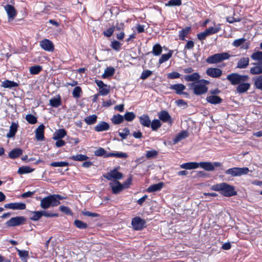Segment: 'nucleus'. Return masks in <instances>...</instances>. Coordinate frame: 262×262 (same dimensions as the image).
<instances>
[{"instance_id":"4468645a","label":"nucleus","mask_w":262,"mask_h":262,"mask_svg":"<svg viewBox=\"0 0 262 262\" xmlns=\"http://www.w3.org/2000/svg\"><path fill=\"white\" fill-rule=\"evenodd\" d=\"M206 74L213 78H219L222 74V71L218 68H210L207 70Z\"/></svg>"},{"instance_id":"37998d69","label":"nucleus","mask_w":262,"mask_h":262,"mask_svg":"<svg viewBox=\"0 0 262 262\" xmlns=\"http://www.w3.org/2000/svg\"><path fill=\"white\" fill-rule=\"evenodd\" d=\"M172 54V51L171 50L169 51L167 54H163L159 60V63L160 64H161V63L167 61L169 58H170L171 57Z\"/></svg>"},{"instance_id":"603ef678","label":"nucleus","mask_w":262,"mask_h":262,"mask_svg":"<svg viewBox=\"0 0 262 262\" xmlns=\"http://www.w3.org/2000/svg\"><path fill=\"white\" fill-rule=\"evenodd\" d=\"M26 119L29 123L32 124L36 123L37 121L36 117L31 114L27 115Z\"/></svg>"},{"instance_id":"ddd939ff","label":"nucleus","mask_w":262,"mask_h":262,"mask_svg":"<svg viewBox=\"0 0 262 262\" xmlns=\"http://www.w3.org/2000/svg\"><path fill=\"white\" fill-rule=\"evenodd\" d=\"M110 186L112 189L113 193L114 194L120 192L124 188L123 186L118 181H114L110 182Z\"/></svg>"},{"instance_id":"72a5a7b5","label":"nucleus","mask_w":262,"mask_h":262,"mask_svg":"<svg viewBox=\"0 0 262 262\" xmlns=\"http://www.w3.org/2000/svg\"><path fill=\"white\" fill-rule=\"evenodd\" d=\"M163 183L162 182L150 186L147 189L149 192H155L160 190L163 187Z\"/></svg>"},{"instance_id":"052dcab7","label":"nucleus","mask_w":262,"mask_h":262,"mask_svg":"<svg viewBox=\"0 0 262 262\" xmlns=\"http://www.w3.org/2000/svg\"><path fill=\"white\" fill-rule=\"evenodd\" d=\"M129 134V130L128 128L126 127L123 129L122 132L119 133V135L123 139H125Z\"/></svg>"},{"instance_id":"473e14b6","label":"nucleus","mask_w":262,"mask_h":262,"mask_svg":"<svg viewBox=\"0 0 262 262\" xmlns=\"http://www.w3.org/2000/svg\"><path fill=\"white\" fill-rule=\"evenodd\" d=\"M67 134L66 131L64 129H60L57 130L54 135L53 139L58 140L63 138Z\"/></svg>"},{"instance_id":"1a4fd4ad","label":"nucleus","mask_w":262,"mask_h":262,"mask_svg":"<svg viewBox=\"0 0 262 262\" xmlns=\"http://www.w3.org/2000/svg\"><path fill=\"white\" fill-rule=\"evenodd\" d=\"M103 177L108 180L114 179L115 181H117L123 178V174L118 172L116 169H115L107 173L106 174L103 176Z\"/></svg>"},{"instance_id":"20e7f679","label":"nucleus","mask_w":262,"mask_h":262,"mask_svg":"<svg viewBox=\"0 0 262 262\" xmlns=\"http://www.w3.org/2000/svg\"><path fill=\"white\" fill-rule=\"evenodd\" d=\"M188 85L190 89L193 90V93L196 95L204 94L208 91V88L201 81L190 83Z\"/></svg>"},{"instance_id":"49530a36","label":"nucleus","mask_w":262,"mask_h":262,"mask_svg":"<svg viewBox=\"0 0 262 262\" xmlns=\"http://www.w3.org/2000/svg\"><path fill=\"white\" fill-rule=\"evenodd\" d=\"M42 70V67L39 65L30 67L29 71L31 74L35 75L38 74Z\"/></svg>"},{"instance_id":"f8f14e48","label":"nucleus","mask_w":262,"mask_h":262,"mask_svg":"<svg viewBox=\"0 0 262 262\" xmlns=\"http://www.w3.org/2000/svg\"><path fill=\"white\" fill-rule=\"evenodd\" d=\"M40 46L42 49L48 52H53L54 50L53 42L48 39H44L40 41Z\"/></svg>"},{"instance_id":"f3484780","label":"nucleus","mask_w":262,"mask_h":262,"mask_svg":"<svg viewBox=\"0 0 262 262\" xmlns=\"http://www.w3.org/2000/svg\"><path fill=\"white\" fill-rule=\"evenodd\" d=\"M254 67L250 69V73L252 75L262 74V64L259 63H253Z\"/></svg>"},{"instance_id":"2f4dec72","label":"nucleus","mask_w":262,"mask_h":262,"mask_svg":"<svg viewBox=\"0 0 262 262\" xmlns=\"http://www.w3.org/2000/svg\"><path fill=\"white\" fill-rule=\"evenodd\" d=\"M23 150L20 148H15L12 150L9 154V157L11 159H15L21 155Z\"/></svg>"},{"instance_id":"aec40b11","label":"nucleus","mask_w":262,"mask_h":262,"mask_svg":"<svg viewBox=\"0 0 262 262\" xmlns=\"http://www.w3.org/2000/svg\"><path fill=\"white\" fill-rule=\"evenodd\" d=\"M158 116L159 119L164 122L171 123L172 122L170 116L166 111L160 112L158 114Z\"/></svg>"},{"instance_id":"4d7b16f0","label":"nucleus","mask_w":262,"mask_h":262,"mask_svg":"<svg viewBox=\"0 0 262 262\" xmlns=\"http://www.w3.org/2000/svg\"><path fill=\"white\" fill-rule=\"evenodd\" d=\"M158 154V152L156 150H149L146 152V157L147 159H151L156 157Z\"/></svg>"},{"instance_id":"3c124183","label":"nucleus","mask_w":262,"mask_h":262,"mask_svg":"<svg viewBox=\"0 0 262 262\" xmlns=\"http://www.w3.org/2000/svg\"><path fill=\"white\" fill-rule=\"evenodd\" d=\"M182 5L181 0H170L167 3L165 4L166 6H179Z\"/></svg>"},{"instance_id":"ea45409f","label":"nucleus","mask_w":262,"mask_h":262,"mask_svg":"<svg viewBox=\"0 0 262 262\" xmlns=\"http://www.w3.org/2000/svg\"><path fill=\"white\" fill-rule=\"evenodd\" d=\"M97 117L96 115H92L86 117L84 121L88 125L93 124L97 121Z\"/></svg>"},{"instance_id":"c9c22d12","label":"nucleus","mask_w":262,"mask_h":262,"mask_svg":"<svg viewBox=\"0 0 262 262\" xmlns=\"http://www.w3.org/2000/svg\"><path fill=\"white\" fill-rule=\"evenodd\" d=\"M2 86L5 88H12L17 87L18 84L14 81L6 80L2 82Z\"/></svg>"},{"instance_id":"c756f323","label":"nucleus","mask_w":262,"mask_h":262,"mask_svg":"<svg viewBox=\"0 0 262 262\" xmlns=\"http://www.w3.org/2000/svg\"><path fill=\"white\" fill-rule=\"evenodd\" d=\"M255 87L258 90H262V75L253 78Z\"/></svg>"},{"instance_id":"13d9d810","label":"nucleus","mask_w":262,"mask_h":262,"mask_svg":"<svg viewBox=\"0 0 262 262\" xmlns=\"http://www.w3.org/2000/svg\"><path fill=\"white\" fill-rule=\"evenodd\" d=\"M220 30V27H209L206 29V31L209 35L217 33Z\"/></svg>"},{"instance_id":"bb28decb","label":"nucleus","mask_w":262,"mask_h":262,"mask_svg":"<svg viewBox=\"0 0 262 262\" xmlns=\"http://www.w3.org/2000/svg\"><path fill=\"white\" fill-rule=\"evenodd\" d=\"M115 70L112 67H107L104 72V73L102 75L103 78H107L113 76L115 74Z\"/></svg>"},{"instance_id":"9b49d317","label":"nucleus","mask_w":262,"mask_h":262,"mask_svg":"<svg viewBox=\"0 0 262 262\" xmlns=\"http://www.w3.org/2000/svg\"><path fill=\"white\" fill-rule=\"evenodd\" d=\"M4 9L8 15L9 20H13L17 15L15 8L10 4H7L4 6Z\"/></svg>"},{"instance_id":"423d86ee","label":"nucleus","mask_w":262,"mask_h":262,"mask_svg":"<svg viewBox=\"0 0 262 262\" xmlns=\"http://www.w3.org/2000/svg\"><path fill=\"white\" fill-rule=\"evenodd\" d=\"M249 171V169L247 167H233L226 170L225 173L228 175H231L232 177H238L246 174Z\"/></svg>"},{"instance_id":"f03ea898","label":"nucleus","mask_w":262,"mask_h":262,"mask_svg":"<svg viewBox=\"0 0 262 262\" xmlns=\"http://www.w3.org/2000/svg\"><path fill=\"white\" fill-rule=\"evenodd\" d=\"M227 79L232 85H237L241 82L248 81L249 79V77L246 75H240L236 73H233L227 75Z\"/></svg>"},{"instance_id":"4c0bfd02","label":"nucleus","mask_w":262,"mask_h":262,"mask_svg":"<svg viewBox=\"0 0 262 262\" xmlns=\"http://www.w3.org/2000/svg\"><path fill=\"white\" fill-rule=\"evenodd\" d=\"M50 104L54 107H57L61 104V99L60 96L57 98H54L50 100Z\"/></svg>"},{"instance_id":"680f3d73","label":"nucleus","mask_w":262,"mask_h":262,"mask_svg":"<svg viewBox=\"0 0 262 262\" xmlns=\"http://www.w3.org/2000/svg\"><path fill=\"white\" fill-rule=\"evenodd\" d=\"M246 41V39L244 38H239L238 39L235 40L232 45L234 47H238L240 46L241 45H243L244 42Z\"/></svg>"},{"instance_id":"e2e57ef3","label":"nucleus","mask_w":262,"mask_h":262,"mask_svg":"<svg viewBox=\"0 0 262 262\" xmlns=\"http://www.w3.org/2000/svg\"><path fill=\"white\" fill-rule=\"evenodd\" d=\"M106 154V151L101 147L99 148L98 149L95 151V155L96 156H103Z\"/></svg>"},{"instance_id":"09e8293b","label":"nucleus","mask_w":262,"mask_h":262,"mask_svg":"<svg viewBox=\"0 0 262 262\" xmlns=\"http://www.w3.org/2000/svg\"><path fill=\"white\" fill-rule=\"evenodd\" d=\"M151 127L153 130H156L161 126V123L160 120L155 119L150 123Z\"/></svg>"},{"instance_id":"79ce46f5","label":"nucleus","mask_w":262,"mask_h":262,"mask_svg":"<svg viewBox=\"0 0 262 262\" xmlns=\"http://www.w3.org/2000/svg\"><path fill=\"white\" fill-rule=\"evenodd\" d=\"M31 214L32 215L30 219L34 221L38 220L42 216L41 211H32L31 212Z\"/></svg>"},{"instance_id":"a878e982","label":"nucleus","mask_w":262,"mask_h":262,"mask_svg":"<svg viewBox=\"0 0 262 262\" xmlns=\"http://www.w3.org/2000/svg\"><path fill=\"white\" fill-rule=\"evenodd\" d=\"M249 59L248 57H243L241 58L237 64V68L239 69L246 68L249 65Z\"/></svg>"},{"instance_id":"58836bf2","label":"nucleus","mask_w":262,"mask_h":262,"mask_svg":"<svg viewBox=\"0 0 262 262\" xmlns=\"http://www.w3.org/2000/svg\"><path fill=\"white\" fill-rule=\"evenodd\" d=\"M70 158L74 161H83L88 160L89 159V157L86 155L79 154L75 156H72L70 157Z\"/></svg>"},{"instance_id":"2eb2a0df","label":"nucleus","mask_w":262,"mask_h":262,"mask_svg":"<svg viewBox=\"0 0 262 262\" xmlns=\"http://www.w3.org/2000/svg\"><path fill=\"white\" fill-rule=\"evenodd\" d=\"M45 126L43 124L40 125L35 130V138L37 141H43L45 139L44 130Z\"/></svg>"},{"instance_id":"774afa93","label":"nucleus","mask_w":262,"mask_h":262,"mask_svg":"<svg viewBox=\"0 0 262 262\" xmlns=\"http://www.w3.org/2000/svg\"><path fill=\"white\" fill-rule=\"evenodd\" d=\"M42 216H45L48 217H57L58 216V213H52L46 211H41Z\"/></svg>"},{"instance_id":"a211bd4d","label":"nucleus","mask_w":262,"mask_h":262,"mask_svg":"<svg viewBox=\"0 0 262 262\" xmlns=\"http://www.w3.org/2000/svg\"><path fill=\"white\" fill-rule=\"evenodd\" d=\"M110 128V125L105 122L101 121L97 124L94 127L95 131L97 132L107 130Z\"/></svg>"},{"instance_id":"7ed1b4c3","label":"nucleus","mask_w":262,"mask_h":262,"mask_svg":"<svg viewBox=\"0 0 262 262\" xmlns=\"http://www.w3.org/2000/svg\"><path fill=\"white\" fill-rule=\"evenodd\" d=\"M230 55L227 52L215 54L209 56L206 62L210 64H215L229 58Z\"/></svg>"},{"instance_id":"4be33fe9","label":"nucleus","mask_w":262,"mask_h":262,"mask_svg":"<svg viewBox=\"0 0 262 262\" xmlns=\"http://www.w3.org/2000/svg\"><path fill=\"white\" fill-rule=\"evenodd\" d=\"M206 100L208 102L213 104H220L222 101V98L216 95H211L207 96L206 98Z\"/></svg>"},{"instance_id":"69168bd1","label":"nucleus","mask_w":262,"mask_h":262,"mask_svg":"<svg viewBox=\"0 0 262 262\" xmlns=\"http://www.w3.org/2000/svg\"><path fill=\"white\" fill-rule=\"evenodd\" d=\"M121 45V44L119 41L114 40L112 42L111 47L113 49L118 51L120 49Z\"/></svg>"},{"instance_id":"6e6552de","label":"nucleus","mask_w":262,"mask_h":262,"mask_svg":"<svg viewBox=\"0 0 262 262\" xmlns=\"http://www.w3.org/2000/svg\"><path fill=\"white\" fill-rule=\"evenodd\" d=\"M26 219L24 216H16L12 217L6 222L9 227L19 226L25 223Z\"/></svg>"},{"instance_id":"7c9ffc66","label":"nucleus","mask_w":262,"mask_h":262,"mask_svg":"<svg viewBox=\"0 0 262 262\" xmlns=\"http://www.w3.org/2000/svg\"><path fill=\"white\" fill-rule=\"evenodd\" d=\"M170 88L174 90L177 94H184L183 91L185 89V86L183 84H176L171 85Z\"/></svg>"},{"instance_id":"b1692460","label":"nucleus","mask_w":262,"mask_h":262,"mask_svg":"<svg viewBox=\"0 0 262 262\" xmlns=\"http://www.w3.org/2000/svg\"><path fill=\"white\" fill-rule=\"evenodd\" d=\"M17 128L18 124L15 122H12L10 126L9 132L7 134V137L8 138L13 137L17 130Z\"/></svg>"},{"instance_id":"bf43d9fd","label":"nucleus","mask_w":262,"mask_h":262,"mask_svg":"<svg viewBox=\"0 0 262 262\" xmlns=\"http://www.w3.org/2000/svg\"><path fill=\"white\" fill-rule=\"evenodd\" d=\"M115 27H110L103 32V34L104 36L109 37L112 36Z\"/></svg>"},{"instance_id":"a18cd8bd","label":"nucleus","mask_w":262,"mask_h":262,"mask_svg":"<svg viewBox=\"0 0 262 262\" xmlns=\"http://www.w3.org/2000/svg\"><path fill=\"white\" fill-rule=\"evenodd\" d=\"M162 51V48L159 43L156 44L152 49V53L155 56H159Z\"/></svg>"},{"instance_id":"dca6fc26","label":"nucleus","mask_w":262,"mask_h":262,"mask_svg":"<svg viewBox=\"0 0 262 262\" xmlns=\"http://www.w3.org/2000/svg\"><path fill=\"white\" fill-rule=\"evenodd\" d=\"M4 207L13 210H24L26 208V204L23 203H9L5 204Z\"/></svg>"},{"instance_id":"8fccbe9b","label":"nucleus","mask_w":262,"mask_h":262,"mask_svg":"<svg viewBox=\"0 0 262 262\" xmlns=\"http://www.w3.org/2000/svg\"><path fill=\"white\" fill-rule=\"evenodd\" d=\"M110 91V85H104V87H102L101 89H99V94L102 96L107 95Z\"/></svg>"},{"instance_id":"c03bdc74","label":"nucleus","mask_w":262,"mask_h":262,"mask_svg":"<svg viewBox=\"0 0 262 262\" xmlns=\"http://www.w3.org/2000/svg\"><path fill=\"white\" fill-rule=\"evenodd\" d=\"M74 224L77 228L81 229H85L88 227L87 224L78 220H75L74 222Z\"/></svg>"},{"instance_id":"0eeeda50","label":"nucleus","mask_w":262,"mask_h":262,"mask_svg":"<svg viewBox=\"0 0 262 262\" xmlns=\"http://www.w3.org/2000/svg\"><path fill=\"white\" fill-rule=\"evenodd\" d=\"M199 167L207 171H213L216 167H221L222 164L220 162L211 163L209 162H201L198 163Z\"/></svg>"},{"instance_id":"6e6d98bb","label":"nucleus","mask_w":262,"mask_h":262,"mask_svg":"<svg viewBox=\"0 0 262 262\" xmlns=\"http://www.w3.org/2000/svg\"><path fill=\"white\" fill-rule=\"evenodd\" d=\"M82 93V90L80 87H75L73 91L72 95L74 98H79L80 96V94Z\"/></svg>"},{"instance_id":"9d476101","label":"nucleus","mask_w":262,"mask_h":262,"mask_svg":"<svg viewBox=\"0 0 262 262\" xmlns=\"http://www.w3.org/2000/svg\"><path fill=\"white\" fill-rule=\"evenodd\" d=\"M145 224V221L139 217L133 218L132 222L133 227L136 230H140L142 229Z\"/></svg>"},{"instance_id":"c85d7f7f","label":"nucleus","mask_w":262,"mask_h":262,"mask_svg":"<svg viewBox=\"0 0 262 262\" xmlns=\"http://www.w3.org/2000/svg\"><path fill=\"white\" fill-rule=\"evenodd\" d=\"M180 167L185 169H193L198 168L199 165L197 162H188L181 164Z\"/></svg>"},{"instance_id":"a19ab883","label":"nucleus","mask_w":262,"mask_h":262,"mask_svg":"<svg viewBox=\"0 0 262 262\" xmlns=\"http://www.w3.org/2000/svg\"><path fill=\"white\" fill-rule=\"evenodd\" d=\"M123 117L120 114L115 115L112 118V121L115 124H120L123 121Z\"/></svg>"},{"instance_id":"f704fd0d","label":"nucleus","mask_w":262,"mask_h":262,"mask_svg":"<svg viewBox=\"0 0 262 262\" xmlns=\"http://www.w3.org/2000/svg\"><path fill=\"white\" fill-rule=\"evenodd\" d=\"M251 58L254 60H256L259 63L262 64V51H257L251 55Z\"/></svg>"},{"instance_id":"cd10ccee","label":"nucleus","mask_w":262,"mask_h":262,"mask_svg":"<svg viewBox=\"0 0 262 262\" xmlns=\"http://www.w3.org/2000/svg\"><path fill=\"white\" fill-rule=\"evenodd\" d=\"M200 75L198 73H193L191 75H186L185 76L184 79L187 81H194L196 82L200 78Z\"/></svg>"},{"instance_id":"393cba45","label":"nucleus","mask_w":262,"mask_h":262,"mask_svg":"<svg viewBox=\"0 0 262 262\" xmlns=\"http://www.w3.org/2000/svg\"><path fill=\"white\" fill-rule=\"evenodd\" d=\"M110 157H116L119 158H127L128 155L127 154L122 152H106L104 155V158H107Z\"/></svg>"},{"instance_id":"6ab92c4d","label":"nucleus","mask_w":262,"mask_h":262,"mask_svg":"<svg viewBox=\"0 0 262 262\" xmlns=\"http://www.w3.org/2000/svg\"><path fill=\"white\" fill-rule=\"evenodd\" d=\"M250 87V84L247 81L241 82L236 87V90L238 93H243L248 91Z\"/></svg>"},{"instance_id":"e433bc0d","label":"nucleus","mask_w":262,"mask_h":262,"mask_svg":"<svg viewBox=\"0 0 262 262\" xmlns=\"http://www.w3.org/2000/svg\"><path fill=\"white\" fill-rule=\"evenodd\" d=\"M190 29L191 28L190 27H186L184 29H182L179 33L180 39L182 40H185V38L188 34Z\"/></svg>"},{"instance_id":"de8ad7c7","label":"nucleus","mask_w":262,"mask_h":262,"mask_svg":"<svg viewBox=\"0 0 262 262\" xmlns=\"http://www.w3.org/2000/svg\"><path fill=\"white\" fill-rule=\"evenodd\" d=\"M34 169L29 166H22L18 169V172L20 174L27 173L32 172Z\"/></svg>"},{"instance_id":"338daca9","label":"nucleus","mask_w":262,"mask_h":262,"mask_svg":"<svg viewBox=\"0 0 262 262\" xmlns=\"http://www.w3.org/2000/svg\"><path fill=\"white\" fill-rule=\"evenodd\" d=\"M17 252H18V255L20 257H24L25 258V259H27V258L29 256V252L28 251H25V250H20L19 249H17Z\"/></svg>"},{"instance_id":"39448f33","label":"nucleus","mask_w":262,"mask_h":262,"mask_svg":"<svg viewBox=\"0 0 262 262\" xmlns=\"http://www.w3.org/2000/svg\"><path fill=\"white\" fill-rule=\"evenodd\" d=\"M59 201H55L54 196L52 195H48L43 198L40 201V206L42 208L46 209L50 206H56L60 204Z\"/></svg>"},{"instance_id":"f257e3e1","label":"nucleus","mask_w":262,"mask_h":262,"mask_svg":"<svg viewBox=\"0 0 262 262\" xmlns=\"http://www.w3.org/2000/svg\"><path fill=\"white\" fill-rule=\"evenodd\" d=\"M211 189L213 191H220L222 195L226 197H230L237 194L233 186L224 182L212 186Z\"/></svg>"},{"instance_id":"5fc2aeb1","label":"nucleus","mask_w":262,"mask_h":262,"mask_svg":"<svg viewBox=\"0 0 262 262\" xmlns=\"http://www.w3.org/2000/svg\"><path fill=\"white\" fill-rule=\"evenodd\" d=\"M69 165V163L67 162H54L50 164V166L52 167H64Z\"/></svg>"},{"instance_id":"412c9836","label":"nucleus","mask_w":262,"mask_h":262,"mask_svg":"<svg viewBox=\"0 0 262 262\" xmlns=\"http://www.w3.org/2000/svg\"><path fill=\"white\" fill-rule=\"evenodd\" d=\"M188 135V133L186 130H183L179 133L173 140V144H176L181 140L185 139Z\"/></svg>"},{"instance_id":"864d4df0","label":"nucleus","mask_w":262,"mask_h":262,"mask_svg":"<svg viewBox=\"0 0 262 262\" xmlns=\"http://www.w3.org/2000/svg\"><path fill=\"white\" fill-rule=\"evenodd\" d=\"M135 114L133 112H127L125 114L123 118L127 121H132L135 119Z\"/></svg>"},{"instance_id":"5701e85b","label":"nucleus","mask_w":262,"mask_h":262,"mask_svg":"<svg viewBox=\"0 0 262 262\" xmlns=\"http://www.w3.org/2000/svg\"><path fill=\"white\" fill-rule=\"evenodd\" d=\"M140 123L145 127H149L151 123L150 119L147 115H143L139 117Z\"/></svg>"},{"instance_id":"0e129e2a","label":"nucleus","mask_w":262,"mask_h":262,"mask_svg":"<svg viewBox=\"0 0 262 262\" xmlns=\"http://www.w3.org/2000/svg\"><path fill=\"white\" fill-rule=\"evenodd\" d=\"M152 74V72L150 70L143 71L141 75V79H145Z\"/></svg>"}]
</instances>
